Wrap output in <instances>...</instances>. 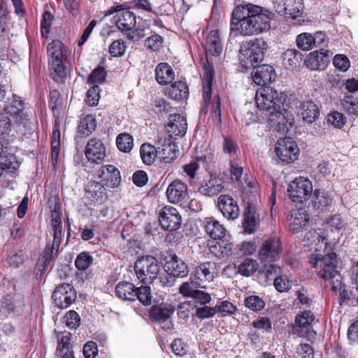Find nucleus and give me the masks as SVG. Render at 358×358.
<instances>
[{"mask_svg":"<svg viewBox=\"0 0 358 358\" xmlns=\"http://www.w3.org/2000/svg\"><path fill=\"white\" fill-rule=\"evenodd\" d=\"M313 34L310 33H301L296 36V43L297 47L303 51H308L314 48Z\"/></svg>","mask_w":358,"mask_h":358,"instance_id":"obj_47","label":"nucleus"},{"mask_svg":"<svg viewBox=\"0 0 358 358\" xmlns=\"http://www.w3.org/2000/svg\"><path fill=\"white\" fill-rule=\"evenodd\" d=\"M136 287L133 283L122 281L115 286V295L123 301H134L136 300Z\"/></svg>","mask_w":358,"mask_h":358,"instance_id":"obj_33","label":"nucleus"},{"mask_svg":"<svg viewBox=\"0 0 358 358\" xmlns=\"http://www.w3.org/2000/svg\"><path fill=\"white\" fill-rule=\"evenodd\" d=\"M107 75V72L103 66H99L94 69L89 75L87 83L99 85L103 83Z\"/></svg>","mask_w":358,"mask_h":358,"instance_id":"obj_49","label":"nucleus"},{"mask_svg":"<svg viewBox=\"0 0 358 358\" xmlns=\"http://www.w3.org/2000/svg\"><path fill=\"white\" fill-rule=\"evenodd\" d=\"M166 95L175 100L185 99L189 96V89L185 82L176 81L166 90Z\"/></svg>","mask_w":358,"mask_h":358,"instance_id":"obj_39","label":"nucleus"},{"mask_svg":"<svg viewBox=\"0 0 358 358\" xmlns=\"http://www.w3.org/2000/svg\"><path fill=\"white\" fill-rule=\"evenodd\" d=\"M257 210V206L254 203H248L245 205L242 226L244 231L247 234L254 233L259 225V215Z\"/></svg>","mask_w":358,"mask_h":358,"instance_id":"obj_23","label":"nucleus"},{"mask_svg":"<svg viewBox=\"0 0 358 358\" xmlns=\"http://www.w3.org/2000/svg\"><path fill=\"white\" fill-rule=\"evenodd\" d=\"M77 294L73 287L69 283L59 285L52 294V299L56 306L66 308L76 299Z\"/></svg>","mask_w":358,"mask_h":358,"instance_id":"obj_16","label":"nucleus"},{"mask_svg":"<svg viewBox=\"0 0 358 358\" xmlns=\"http://www.w3.org/2000/svg\"><path fill=\"white\" fill-rule=\"evenodd\" d=\"M204 227L208 235L214 240L224 238L227 230L217 220L212 217L205 219Z\"/></svg>","mask_w":358,"mask_h":358,"instance_id":"obj_36","label":"nucleus"},{"mask_svg":"<svg viewBox=\"0 0 358 358\" xmlns=\"http://www.w3.org/2000/svg\"><path fill=\"white\" fill-rule=\"evenodd\" d=\"M187 123L186 119L180 114L170 115L166 126L168 138L174 139L182 137L187 131Z\"/></svg>","mask_w":358,"mask_h":358,"instance_id":"obj_19","label":"nucleus"},{"mask_svg":"<svg viewBox=\"0 0 358 358\" xmlns=\"http://www.w3.org/2000/svg\"><path fill=\"white\" fill-rule=\"evenodd\" d=\"M158 145V157L164 163L173 162L178 156L179 150L174 140L168 138L166 134L158 133L155 138Z\"/></svg>","mask_w":358,"mask_h":358,"instance_id":"obj_13","label":"nucleus"},{"mask_svg":"<svg viewBox=\"0 0 358 358\" xmlns=\"http://www.w3.org/2000/svg\"><path fill=\"white\" fill-rule=\"evenodd\" d=\"M310 216L304 208H296L290 211L285 221L286 229L293 234L306 229L309 225Z\"/></svg>","mask_w":358,"mask_h":358,"instance_id":"obj_14","label":"nucleus"},{"mask_svg":"<svg viewBox=\"0 0 358 358\" xmlns=\"http://www.w3.org/2000/svg\"><path fill=\"white\" fill-rule=\"evenodd\" d=\"M303 54L294 48L287 49L282 56L283 66L286 69H296L300 66L303 59Z\"/></svg>","mask_w":358,"mask_h":358,"instance_id":"obj_38","label":"nucleus"},{"mask_svg":"<svg viewBox=\"0 0 358 358\" xmlns=\"http://www.w3.org/2000/svg\"><path fill=\"white\" fill-rule=\"evenodd\" d=\"M102 187L99 184L90 185L86 189V196L92 201H97L102 197Z\"/></svg>","mask_w":358,"mask_h":358,"instance_id":"obj_63","label":"nucleus"},{"mask_svg":"<svg viewBox=\"0 0 358 358\" xmlns=\"http://www.w3.org/2000/svg\"><path fill=\"white\" fill-rule=\"evenodd\" d=\"M282 273L280 266L275 264H264L259 271L258 278L261 282L267 284L268 282L275 280Z\"/></svg>","mask_w":358,"mask_h":358,"instance_id":"obj_40","label":"nucleus"},{"mask_svg":"<svg viewBox=\"0 0 358 358\" xmlns=\"http://www.w3.org/2000/svg\"><path fill=\"white\" fill-rule=\"evenodd\" d=\"M244 304L253 311H259L265 306L264 301L259 296L255 295L246 297L244 300Z\"/></svg>","mask_w":358,"mask_h":358,"instance_id":"obj_54","label":"nucleus"},{"mask_svg":"<svg viewBox=\"0 0 358 358\" xmlns=\"http://www.w3.org/2000/svg\"><path fill=\"white\" fill-rule=\"evenodd\" d=\"M318 322L315 313L310 310L299 311L295 316L293 326L294 333L299 337L311 340L315 338L316 331L313 329V325Z\"/></svg>","mask_w":358,"mask_h":358,"instance_id":"obj_8","label":"nucleus"},{"mask_svg":"<svg viewBox=\"0 0 358 358\" xmlns=\"http://www.w3.org/2000/svg\"><path fill=\"white\" fill-rule=\"evenodd\" d=\"M292 0H273L275 11L281 15H292V9L290 6Z\"/></svg>","mask_w":358,"mask_h":358,"instance_id":"obj_58","label":"nucleus"},{"mask_svg":"<svg viewBox=\"0 0 358 358\" xmlns=\"http://www.w3.org/2000/svg\"><path fill=\"white\" fill-rule=\"evenodd\" d=\"M300 108L302 119L309 124L313 123L319 117L320 108L313 101L302 102Z\"/></svg>","mask_w":358,"mask_h":358,"instance_id":"obj_37","label":"nucleus"},{"mask_svg":"<svg viewBox=\"0 0 358 358\" xmlns=\"http://www.w3.org/2000/svg\"><path fill=\"white\" fill-rule=\"evenodd\" d=\"M281 251L280 240L277 238H269L262 243L258 257L261 262H273L280 259Z\"/></svg>","mask_w":358,"mask_h":358,"instance_id":"obj_15","label":"nucleus"},{"mask_svg":"<svg viewBox=\"0 0 358 358\" xmlns=\"http://www.w3.org/2000/svg\"><path fill=\"white\" fill-rule=\"evenodd\" d=\"M217 247L219 248L220 255L222 257L230 256L232 255L234 250L233 243L228 241L225 237L221 238L218 240V242H217V245L214 246V248H217Z\"/></svg>","mask_w":358,"mask_h":358,"instance_id":"obj_52","label":"nucleus"},{"mask_svg":"<svg viewBox=\"0 0 358 358\" xmlns=\"http://www.w3.org/2000/svg\"><path fill=\"white\" fill-rule=\"evenodd\" d=\"M216 313H220L222 316L232 315L236 312V308L231 302L224 301L215 306Z\"/></svg>","mask_w":358,"mask_h":358,"instance_id":"obj_62","label":"nucleus"},{"mask_svg":"<svg viewBox=\"0 0 358 358\" xmlns=\"http://www.w3.org/2000/svg\"><path fill=\"white\" fill-rule=\"evenodd\" d=\"M332 55L330 50L321 48L310 53V57L307 61L308 66L313 70H318L324 66L329 61V58Z\"/></svg>","mask_w":358,"mask_h":358,"instance_id":"obj_31","label":"nucleus"},{"mask_svg":"<svg viewBox=\"0 0 358 358\" xmlns=\"http://www.w3.org/2000/svg\"><path fill=\"white\" fill-rule=\"evenodd\" d=\"M24 306V299L19 294H8L4 296L0 305V311L6 315L10 313H20Z\"/></svg>","mask_w":358,"mask_h":358,"instance_id":"obj_25","label":"nucleus"},{"mask_svg":"<svg viewBox=\"0 0 358 358\" xmlns=\"http://www.w3.org/2000/svg\"><path fill=\"white\" fill-rule=\"evenodd\" d=\"M173 313V309L171 307H157L153 308L151 311V317L156 321L166 324L163 326V329H171L173 324L171 322H166L170 318Z\"/></svg>","mask_w":358,"mask_h":358,"instance_id":"obj_41","label":"nucleus"},{"mask_svg":"<svg viewBox=\"0 0 358 358\" xmlns=\"http://www.w3.org/2000/svg\"><path fill=\"white\" fill-rule=\"evenodd\" d=\"M150 34V27L147 24H138L135 29H130L127 33V38L133 41H138Z\"/></svg>","mask_w":358,"mask_h":358,"instance_id":"obj_46","label":"nucleus"},{"mask_svg":"<svg viewBox=\"0 0 358 358\" xmlns=\"http://www.w3.org/2000/svg\"><path fill=\"white\" fill-rule=\"evenodd\" d=\"M66 325L70 329H76L80 324V317L75 310H69L64 316Z\"/></svg>","mask_w":358,"mask_h":358,"instance_id":"obj_60","label":"nucleus"},{"mask_svg":"<svg viewBox=\"0 0 358 358\" xmlns=\"http://www.w3.org/2000/svg\"><path fill=\"white\" fill-rule=\"evenodd\" d=\"M159 222L163 229L175 231L181 225V216L176 208L166 206L159 212Z\"/></svg>","mask_w":358,"mask_h":358,"instance_id":"obj_18","label":"nucleus"},{"mask_svg":"<svg viewBox=\"0 0 358 358\" xmlns=\"http://www.w3.org/2000/svg\"><path fill=\"white\" fill-rule=\"evenodd\" d=\"M5 111L17 126L25 129H30L31 122L27 112L25 111L24 100L22 97L13 94V101L10 105L5 107Z\"/></svg>","mask_w":358,"mask_h":358,"instance_id":"obj_9","label":"nucleus"},{"mask_svg":"<svg viewBox=\"0 0 358 358\" xmlns=\"http://www.w3.org/2000/svg\"><path fill=\"white\" fill-rule=\"evenodd\" d=\"M167 271L174 277L183 278L187 275L189 270L186 263L176 255L171 256V259L166 262Z\"/></svg>","mask_w":358,"mask_h":358,"instance_id":"obj_32","label":"nucleus"},{"mask_svg":"<svg viewBox=\"0 0 358 358\" xmlns=\"http://www.w3.org/2000/svg\"><path fill=\"white\" fill-rule=\"evenodd\" d=\"M105 150V146L100 140L92 138L88 141L85 153L89 161L99 164L106 156Z\"/></svg>","mask_w":358,"mask_h":358,"instance_id":"obj_26","label":"nucleus"},{"mask_svg":"<svg viewBox=\"0 0 358 358\" xmlns=\"http://www.w3.org/2000/svg\"><path fill=\"white\" fill-rule=\"evenodd\" d=\"M275 77L276 74L273 66L268 64L254 66L252 78L257 85L266 87L274 81Z\"/></svg>","mask_w":358,"mask_h":358,"instance_id":"obj_21","label":"nucleus"},{"mask_svg":"<svg viewBox=\"0 0 358 358\" xmlns=\"http://www.w3.org/2000/svg\"><path fill=\"white\" fill-rule=\"evenodd\" d=\"M136 299L145 306L150 305L152 302V295L150 288L148 286H141L136 287Z\"/></svg>","mask_w":358,"mask_h":358,"instance_id":"obj_55","label":"nucleus"},{"mask_svg":"<svg viewBox=\"0 0 358 358\" xmlns=\"http://www.w3.org/2000/svg\"><path fill=\"white\" fill-rule=\"evenodd\" d=\"M99 87L95 85L90 87L86 94V103L90 106H94L98 104L99 100Z\"/></svg>","mask_w":358,"mask_h":358,"instance_id":"obj_61","label":"nucleus"},{"mask_svg":"<svg viewBox=\"0 0 358 358\" xmlns=\"http://www.w3.org/2000/svg\"><path fill=\"white\" fill-rule=\"evenodd\" d=\"M331 202V196L324 190L316 189L313 192L312 203L315 208L322 210L323 208L330 206Z\"/></svg>","mask_w":358,"mask_h":358,"instance_id":"obj_43","label":"nucleus"},{"mask_svg":"<svg viewBox=\"0 0 358 358\" xmlns=\"http://www.w3.org/2000/svg\"><path fill=\"white\" fill-rule=\"evenodd\" d=\"M92 262V257L88 252H83L77 256L75 265L79 271H85Z\"/></svg>","mask_w":358,"mask_h":358,"instance_id":"obj_51","label":"nucleus"},{"mask_svg":"<svg viewBox=\"0 0 358 358\" xmlns=\"http://www.w3.org/2000/svg\"><path fill=\"white\" fill-rule=\"evenodd\" d=\"M96 127V121L92 115H87L80 120L78 133L82 136H89Z\"/></svg>","mask_w":358,"mask_h":358,"instance_id":"obj_42","label":"nucleus"},{"mask_svg":"<svg viewBox=\"0 0 358 358\" xmlns=\"http://www.w3.org/2000/svg\"><path fill=\"white\" fill-rule=\"evenodd\" d=\"M255 101L257 108L269 113L270 111L284 106L285 95L271 87H264L256 92Z\"/></svg>","mask_w":358,"mask_h":358,"instance_id":"obj_6","label":"nucleus"},{"mask_svg":"<svg viewBox=\"0 0 358 358\" xmlns=\"http://www.w3.org/2000/svg\"><path fill=\"white\" fill-rule=\"evenodd\" d=\"M162 43L163 38L157 34L151 35L145 41L146 48L154 52L159 50L162 46Z\"/></svg>","mask_w":358,"mask_h":358,"instance_id":"obj_56","label":"nucleus"},{"mask_svg":"<svg viewBox=\"0 0 358 358\" xmlns=\"http://www.w3.org/2000/svg\"><path fill=\"white\" fill-rule=\"evenodd\" d=\"M54 231L53 234V241L51 247L47 246L44 259L45 261L43 262L44 267L48 266L50 262L53 259L54 255H56L59 250V245L62 241V227H57L52 228Z\"/></svg>","mask_w":358,"mask_h":358,"instance_id":"obj_34","label":"nucleus"},{"mask_svg":"<svg viewBox=\"0 0 358 358\" xmlns=\"http://www.w3.org/2000/svg\"><path fill=\"white\" fill-rule=\"evenodd\" d=\"M199 287L192 282H184L180 285L179 291L182 295L192 297L201 305H206L211 301V296L207 292L197 289Z\"/></svg>","mask_w":358,"mask_h":358,"instance_id":"obj_28","label":"nucleus"},{"mask_svg":"<svg viewBox=\"0 0 358 358\" xmlns=\"http://www.w3.org/2000/svg\"><path fill=\"white\" fill-rule=\"evenodd\" d=\"M223 188L221 180L210 176L201 183L198 191L204 196H213L219 194Z\"/></svg>","mask_w":358,"mask_h":358,"instance_id":"obj_30","label":"nucleus"},{"mask_svg":"<svg viewBox=\"0 0 358 358\" xmlns=\"http://www.w3.org/2000/svg\"><path fill=\"white\" fill-rule=\"evenodd\" d=\"M257 269V263L251 259H245L239 266L238 272L246 277L252 275Z\"/></svg>","mask_w":358,"mask_h":358,"instance_id":"obj_50","label":"nucleus"},{"mask_svg":"<svg viewBox=\"0 0 358 358\" xmlns=\"http://www.w3.org/2000/svg\"><path fill=\"white\" fill-rule=\"evenodd\" d=\"M127 46L123 40L114 41L109 46V52L112 57H121L126 51Z\"/></svg>","mask_w":358,"mask_h":358,"instance_id":"obj_59","label":"nucleus"},{"mask_svg":"<svg viewBox=\"0 0 358 358\" xmlns=\"http://www.w3.org/2000/svg\"><path fill=\"white\" fill-rule=\"evenodd\" d=\"M0 164L5 171L13 173L20 167V163L16 160L15 156H0Z\"/></svg>","mask_w":358,"mask_h":358,"instance_id":"obj_53","label":"nucleus"},{"mask_svg":"<svg viewBox=\"0 0 358 358\" xmlns=\"http://www.w3.org/2000/svg\"><path fill=\"white\" fill-rule=\"evenodd\" d=\"M99 178L102 186L114 188L121 182L120 171L113 165L103 166L99 171Z\"/></svg>","mask_w":358,"mask_h":358,"instance_id":"obj_22","label":"nucleus"},{"mask_svg":"<svg viewBox=\"0 0 358 358\" xmlns=\"http://www.w3.org/2000/svg\"><path fill=\"white\" fill-rule=\"evenodd\" d=\"M205 49L206 51L207 64L203 66L205 73L203 79V98L208 103L210 101L212 81L213 78V68L208 63V55L219 56L222 52V44L217 30H212L208 34L206 40Z\"/></svg>","mask_w":358,"mask_h":358,"instance_id":"obj_3","label":"nucleus"},{"mask_svg":"<svg viewBox=\"0 0 358 358\" xmlns=\"http://www.w3.org/2000/svg\"><path fill=\"white\" fill-rule=\"evenodd\" d=\"M284 103L283 107L276 108L271 110L268 114V120L271 127H273L277 131L285 133L287 132L290 127L294 124V118L292 113L286 108Z\"/></svg>","mask_w":358,"mask_h":358,"instance_id":"obj_11","label":"nucleus"},{"mask_svg":"<svg viewBox=\"0 0 358 358\" xmlns=\"http://www.w3.org/2000/svg\"><path fill=\"white\" fill-rule=\"evenodd\" d=\"M47 50L50 57L48 62L50 76L55 81L62 83L66 76L64 61L66 59L70 50L59 40L50 43Z\"/></svg>","mask_w":358,"mask_h":358,"instance_id":"obj_4","label":"nucleus"},{"mask_svg":"<svg viewBox=\"0 0 358 358\" xmlns=\"http://www.w3.org/2000/svg\"><path fill=\"white\" fill-rule=\"evenodd\" d=\"M341 104L348 115H358V97L345 94L341 100Z\"/></svg>","mask_w":358,"mask_h":358,"instance_id":"obj_45","label":"nucleus"},{"mask_svg":"<svg viewBox=\"0 0 358 358\" xmlns=\"http://www.w3.org/2000/svg\"><path fill=\"white\" fill-rule=\"evenodd\" d=\"M166 194L169 202L178 203L187 196V186L181 180H176L168 186Z\"/></svg>","mask_w":358,"mask_h":358,"instance_id":"obj_27","label":"nucleus"},{"mask_svg":"<svg viewBox=\"0 0 358 358\" xmlns=\"http://www.w3.org/2000/svg\"><path fill=\"white\" fill-rule=\"evenodd\" d=\"M290 199L294 202L306 201L313 192L312 182L304 177H297L291 182L287 188Z\"/></svg>","mask_w":358,"mask_h":358,"instance_id":"obj_12","label":"nucleus"},{"mask_svg":"<svg viewBox=\"0 0 358 358\" xmlns=\"http://www.w3.org/2000/svg\"><path fill=\"white\" fill-rule=\"evenodd\" d=\"M217 205L223 216L227 220H236L240 214L237 202L230 196L222 194L218 197Z\"/></svg>","mask_w":358,"mask_h":358,"instance_id":"obj_24","label":"nucleus"},{"mask_svg":"<svg viewBox=\"0 0 358 358\" xmlns=\"http://www.w3.org/2000/svg\"><path fill=\"white\" fill-rule=\"evenodd\" d=\"M140 155L145 164L151 165L158 156V145L156 147L150 143H143L141 146Z\"/></svg>","mask_w":358,"mask_h":358,"instance_id":"obj_44","label":"nucleus"},{"mask_svg":"<svg viewBox=\"0 0 358 358\" xmlns=\"http://www.w3.org/2000/svg\"><path fill=\"white\" fill-rule=\"evenodd\" d=\"M299 149L291 138H280L275 145L276 155L286 163H290L297 159Z\"/></svg>","mask_w":358,"mask_h":358,"instance_id":"obj_17","label":"nucleus"},{"mask_svg":"<svg viewBox=\"0 0 358 358\" xmlns=\"http://www.w3.org/2000/svg\"><path fill=\"white\" fill-rule=\"evenodd\" d=\"M160 268L159 261L151 255L139 257L134 265L137 278L144 284L150 283L156 279Z\"/></svg>","mask_w":358,"mask_h":358,"instance_id":"obj_7","label":"nucleus"},{"mask_svg":"<svg viewBox=\"0 0 358 358\" xmlns=\"http://www.w3.org/2000/svg\"><path fill=\"white\" fill-rule=\"evenodd\" d=\"M118 149L123 152H129L133 148V137L127 133L120 134L116 138Z\"/></svg>","mask_w":358,"mask_h":358,"instance_id":"obj_48","label":"nucleus"},{"mask_svg":"<svg viewBox=\"0 0 358 358\" xmlns=\"http://www.w3.org/2000/svg\"><path fill=\"white\" fill-rule=\"evenodd\" d=\"M217 272V268L215 262H203L195 268L188 282H192V284H196V287L206 289L208 284L213 280Z\"/></svg>","mask_w":358,"mask_h":358,"instance_id":"obj_10","label":"nucleus"},{"mask_svg":"<svg viewBox=\"0 0 358 358\" xmlns=\"http://www.w3.org/2000/svg\"><path fill=\"white\" fill-rule=\"evenodd\" d=\"M271 18L262 7L247 4L236 6L232 13L230 30L243 36H252L270 30Z\"/></svg>","mask_w":358,"mask_h":358,"instance_id":"obj_1","label":"nucleus"},{"mask_svg":"<svg viewBox=\"0 0 358 358\" xmlns=\"http://www.w3.org/2000/svg\"><path fill=\"white\" fill-rule=\"evenodd\" d=\"M136 24L135 14L128 10H120L115 16V25L121 31L127 33Z\"/></svg>","mask_w":358,"mask_h":358,"instance_id":"obj_29","label":"nucleus"},{"mask_svg":"<svg viewBox=\"0 0 358 358\" xmlns=\"http://www.w3.org/2000/svg\"><path fill=\"white\" fill-rule=\"evenodd\" d=\"M347 224L348 223L346 220L339 214L333 215L328 221V225L331 228V231H340L341 230H345Z\"/></svg>","mask_w":358,"mask_h":358,"instance_id":"obj_57","label":"nucleus"},{"mask_svg":"<svg viewBox=\"0 0 358 358\" xmlns=\"http://www.w3.org/2000/svg\"><path fill=\"white\" fill-rule=\"evenodd\" d=\"M297 358H313V348L308 343H302L296 348Z\"/></svg>","mask_w":358,"mask_h":358,"instance_id":"obj_64","label":"nucleus"},{"mask_svg":"<svg viewBox=\"0 0 358 358\" xmlns=\"http://www.w3.org/2000/svg\"><path fill=\"white\" fill-rule=\"evenodd\" d=\"M175 78L172 67L167 63H159L155 69V79L162 85L171 83Z\"/></svg>","mask_w":358,"mask_h":358,"instance_id":"obj_35","label":"nucleus"},{"mask_svg":"<svg viewBox=\"0 0 358 358\" xmlns=\"http://www.w3.org/2000/svg\"><path fill=\"white\" fill-rule=\"evenodd\" d=\"M267 49L268 44L262 37L243 42L239 50L242 65L247 69L257 65L263 59Z\"/></svg>","mask_w":358,"mask_h":358,"instance_id":"obj_5","label":"nucleus"},{"mask_svg":"<svg viewBox=\"0 0 358 358\" xmlns=\"http://www.w3.org/2000/svg\"><path fill=\"white\" fill-rule=\"evenodd\" d=\"M336 257L335 252H330L325 255H312L309 257V262L313 268L317 269V275L321 278L330 281L333 290L339 289L342 281Z\"/></svg>","mask_w":358,"mask_h":358,"instance_id":"obj_2","label":"nucleus"},{"mask_svg":"<svg viewBox=\"0 0 358 358\" xmlns=\"http://www.w3.org/2000/svg\"><path fill=\"white\" fill-rule=\"evenodd\" d=\"M304 241L310 250L314 252L324 251L327 248V238L321 229L308 231L305 235Z\"/></svg>","mask_w":358,"mask_h":358,"instance_id":"obj_20","label":"nucleus"}]
</instances>
